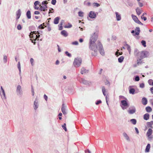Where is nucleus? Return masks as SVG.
I'll return each instance as SVG.
<instances>
[{
    "label": "nucleus",
    "instance_id": "nucleus-1",
    "mask_svg": "<svg viewBox=\"0 0 153 153\" xmlns=\"http://www.w3.org/2000/svg\"><path fill=\"white\" fill-rule=\"evenodd\" d=\"M97 38V35L95 33H94L90 39L89 48L92 51L91 54L92 56L97 55L98 50H99L100 54L103 55H104L105 52L102 44L99 41H98L97 42V45L98 46V47L96 45L95 43Z\"/></svg>",
    "mask_w": 153,
    "mask_h": 153
},
{
    "label": "nucleus",
    "instance_id": "nucleus-2",
    "mask_svg": "<svg viewBox=\"0 0 153 153\" xmlns=\"http://www.w3.org/2000/svg\"><path fill=\"white\" fill-rule=\"evenodd\" d=\"M134 55L137 58L143 59L149 56V53L146 51L139 52L137 49H135L134 51Z\"/></svg>",
    "mask_w": 153,
    "mask_h": 153
},
{
    "label": "nucleus",
    "instance_id": "nucleus-3",
    "mask_svg": "<svg viewBox=\"0 0 153 153\" xmlns=\"http://www.w3.org/2000/svg\"><path fill=\"white\" fill-rule=\"evenodd\" d=\"M39 34V33L38 31L36 32V31H35L33 32H31L30 35V37L31 38V40L35 41L37 38L39 37L40 35Z\"/></svg>",
    "mask_w": 153,
    "mask_h": 153
},
{
    "label": "nucleus",
    "instance_id": "nucleus-4",
    "mask_svg": "<svg viewBox=\"0 0 153 153\" xmlns=\"http://www.w3.org/2000/svg\"><path fill=\"white\" fill-rule=\"evenodd\" d=\"M82 62V60L81 58H75L73 62L74 65L75 67H78L80 66Z\"/></svg>",
    "mask_w": 153,
    "mask_h": 153
},
{
    "label": "nucleus",
    "instance_id": "nucleus-5",
    "mask_svg": "<svg viewBox=\"0 0 153 153\" xmlns=\"http://www.w3.org/2000/svg\"><path fill=\"white\" fill-rule=\"evenodd\" d=\"M153 133V131L151 128H149L147 132L146 136L149 140H150L153 138L152 134Z\"/></svg>",
    "mask_w": 153,
    "mask_h": 153
},
{
    "label": "nucleus",
    "instance_id": "nucleus-6",
    "mask_svg": "<svg viewBox=\"0 0 153 153\" xmlns=\"http://www.w3.org/2000/svg\"><path fill=\"white\" fill-rule=\"evenodd\" d=\"M121 107L123 110L126 109L129 106V105H128L127 102L126 100H122L121 101Z\"/></svg>",
    "mask_w": 153,
    "mask_h": 153
},
{
    "label": "nucleus",
    "instance_id": "nucleus-7",
    "mask_svg": "<svg viewBox=\"0 0 153 153\" xmlns=\"http://www.w3.org/2000/svg\"><path fill=\"white\" fill-rule=\"evenodd\" d=\"M17 95L19 96H22L23 94V92L20 85H19L17 87L16 90Z\"/></svg>",
    "mask_w": 153,
    "mask_h": 153
},
{
    "label": "nucleus",
    "instance_id": "nucleus-8",
    "mask_svg": "<svg viewBox=\"0 0 153 153\" xmlns=\"http://www.w3.org/2000/svg\"><path fill=\"white\" fill-rule=\"evenodd\" d=\"M89 16L91 19H94L96 17V14L94 12L91 11L90 12L89 14Z\"/></svg>",
    "mask_w": 153,
    "mask_h": 153
},
{
    "label": "nucleus",
    "instance_id": "nucleus-9",
    "mask_svg": "<svg viewBox=\"0 0 153 153\" xmlns=\"http://www.w3.org/2000/svg\"><path fill=\"white\" fill-rule=\"evenodd\" d=\"M140 28L138 27H137L136 28L135 30V33L133 34L134 36L138 35H139L140 32Z\"/></svg>",
    "mask_w": 153,
    "mask_h": 153
},
{
    "label": "nucleus",
    "instance_id": "nucleus-10",
    "mask_svg": "<svg viewBox=\"0 0 153 153\" xmlns=\"http://www.w3.org/2000/svg\"><path fill=\"white\" fill-rule=\"evenodd\" d=\"M132 108V109H130L128 111V112L130 114H133L136 111V109L134 107H133Z\"/></svg>",
    "mask_w": 153,
    "mask_h": 153
},
{
    "label": "nucleus",
    "instance_id": "nucleus-11",
    "mask_svg": "<svg viewBox=\"0 0 153 153\" xmlns=\"http://www.w3.org/2000/svg\"><path fill=\"white\" fill-rule=\"evenodd\" d=\"M1 89L2 91V96L1 97L3 100H5L6 97H5V94L4 91L1 86Z\"/></svg>",
    "mask_w": 153,
    "mask_h": 153
},
{
    "label": "nucleus",
    "instance_id": "nucleus-12",
    "mask_svg": "<svg viewBox=\"0 0 153 153\" xmlns=\"http://www.w3.org/2000/svg\"><path fill=\"white\" fill-rule=\"evenodd\" d=\"M39 6L40 7L39 10L41 11H45L47 10V8L48 7L47 6H42L41 5H39Z\"/></svg>",
    "mask_w": 153,
    "mask_h": 153
},
{
    "label": "nucleus",
    "instance_id": "nucleus-13",
    "mask_svg": "<svg viewBox=\"0 0 153 153\" xmlns=\"http://www.w3.org/2000/svg\"><path fill=\"white\" fill-rule=\"evenodd\" d=\"M80 82L81 83H82L86 85L89 84V82L88 81L82 78L81 79Z\"/></svg>",
    "mask_w": 153,
    "mask_h": 153
},
{
    "label": "nucleus",
    "instance_id": "nucleus-14",
    "mask_svg": "<svg viewBox=\"0 0 153 153\" xmlns=\"http://www.w3.org/2000/svg\"><path fill=\"white\" fill-rule=\"evenodd\" d=\"M21 15V10L20 9H19L17 11L16 13V15L17 16L16 19H18Z\"/></svg>",
    "mask_w": 153,
    "mask_h": 153
},
{
    "label": "nucleus",
    "instance_id": "nucleus-15",
    "mask_svg": "<svg viewBox=\"0 0 153 153\" xmlns=\"http://www.w3.org/2000/svg\"><path fill=\"white\" fill-rule=\"evenodd\" d=\"M137 14L138 15H140L142 13V11L141 9L139 7H137L136 9Z\"/></svg>",
    "mask_w": 153,
    "mask_h": 153
},
{
    "label": "nucleus",
    "instance_id": "nucleus-16",
    "mask_svg": "<svg viewBox=\"0 0 153 153\" xmlns=\"http://www.w3.org/2000/svg\"><path fill=\"white\" fill-rule=\"evenodd\" d=\"M60 17H57L55 18L54 20V23L55 24H57L59 23V20L60 19Z\"/></svg>",
    "mask_w": 153,
    "mask_h": 153
},
{
    "label": "nucleus",
    "instance_id": "nucleus-17",
    "mask_svg": "<svg viewBox=\"0 0 153 153\" xmlns=\"http://www.w3.org/2000/svg\"><path fill=\"white\" fill-rule=\"evenodd\" d=\"M142 102L143 105H146L147 103V99L145 97L143 98L142 99Z\"/></svg>",
    "mask_w": 153,
    "mask_h": 153
},
{
    "label": "nucleus",
    "instance_id": "nucleus-18",
    "mask_svg": "<svg viewBox=\"0 0 153 153\" xmlns=\"http://www.w3.org/2000/svg\"><path fill=\"white\" fill-rule=\"evenodd\" d=\"M61 34L65 37H67L68 36V33L65 30H63L61 32Z\"/></svg>",
    "mask_w": 153,
    "mask_h": 153
},
{
    "label": "nucleus",
    "instance_id": "nucleus-19",
    "mask_svg": "<svg viewBox=\"0 0 153 153\" xmlns=\"http://www.w3.org/2000/svg\"><path fill=\"white\" fill-rule=\"evenodd\" d=\"M123 135L127 141H130V139L129 137L126 133L124 132L123 133Z\"/></svg>",
    "mask_w": 153,
    "mask_h": 153
},
{
    "label": "nucleus",
    "instance_id": "nucleus-20",
    "mask_svg": "<svg viewBox=\"0 0 153 153\" xmlns=\"http://www.w3.org/2000/svg\"><path fill=\"white\" fill-rule=\"evenodd\" d=\"M132 87V86H130L129 87V88H130L129 92L130 94H134L135 92V90L134 88H131Z\"/></svg>",
    "mask_w": 153,
    "mask_h": 153
},
{
    "label": "nucleus",
    "instance_id": "nucleus-21",
    "mask_svg": "<svg viewBox=\"0 0 153 153\" xmlns=\"http://www.w3.org/2000/svg\"><path fill=\"white\" fill-rule=\"evenodd\" d=\"M116 16V18L117 19V21H120L121 19V17L120 16V15L119 14V13L117 12H116L115 13Z\"/></svg>",
    "mask_w": 153,
    "mask_h": 153
},
{
    "label": "nucleus",
    "instance_id": "nucleus-22",
    "mask_svg": "<svg viewBox=\"0 0 153 153\" xmlns=\"http://www.w3.org/2000/svg\"><path fill=\"white\" fill-rule=\"evenodd\" d=\"M149 114L146 113L144 115V119L146 120H147L149 119Z\"/></svg>",
    "mask_w": 153,
    "mask_h": 153
},
{
    "label": "nucleus",
    "instance_id": "nucleus-23",
    "mask_svg": "<svg viewBox=\"0 0 153 153\" xmlns=\"http://www.w3.org/2000/svg\"><path fill=\"white\" fill-rule=\"evenodd\" d=\"M150 148V145L149 144H148L146 146V149H145L146 152H149V150Z\"/></svg>",
    "mask_w": 153,
    "mask_h": 153
},
{
    "label": "nucleus",
    "instance_id": "nucleus-24",
    "mask_svg": "<svg viewBox=\"0 0 153 153\" xmlns=\"http://www.w3.org/2000/svg\"><path fill=\"white\" fill-rule=\"evenodd\" d=\"M61 109L62 112L63 114L64 115H66V113L65 110V106L64 104H63L62 105Z\"/></svg>",
    "mask_w": 153,
    "mask_h": 153
},
{
    "label": "nucleus",
    "instance_id": "nucleus-25",
    "mask_svg": "<svg viewBox=\"0 0 153 153\" xmlns=\"http://www.w3.org/2000/svg\"><path fill=\"white\" fill-rule=\"evenodd\" d=\"M26 16L28 19H30L31 18V13L30 10H28L27 11L26 13Z\"/></svg>",
    "mask_w": 153,
    "mask_h": 153
},
{
    "label": "nucleus",
    "instance_id": "nucleus-26",
    "mask_svg": "<svg viewBox=\"0 0 153 153\" xmlns=\"http://www.w3.org/2000/svg\"><path fill=\"white\" fill-rule=\"evenodd\" d=\"M88 71L86 70L84 68H82L81 69V73L82 74H83L84 73H88Z\"/></svg>",
    "mask_w": 153,
    "mask_h": 153
},
{
    "label": "nucleus",
    "instance_id": "nucleus-27",
    "mask_svg": "<svg viewBox=\"0 0 153 153\" xmlns=\"http://www.w3.org/2000/svg\"><path fill=\"white\" fill-rule=\"evenodd\" d=\"M146 110L147 112H149L152 111V109L151 107L149 106L147 107L146 108Z\"/></svg>",
    "mask_w": 153,
    "mask_h": 153
},
{
    "label": "nucleus",
    "instance_id": "nucleus-28",
    "mask_svg": "<svg viewBox=\"0 0 153 153\" xmlns=\"http://www.w3.org/2000/svg\"><path fill=\"white\" fill-rule=\"evenodd\" d=\"M131 16L135 22L138 20L137 17L136 16L134 15L133 14L131 15Z\"/></svg>",
    "mask_w": 153,
    "mask_h": 153
},
{
    "label": "nucleus",
    "instance_id": "nucleus-29",
    "mask_svg": "<svg viewBox=\"0 0 153 153\" xmlns=\"http://www.w3.org/2000/svg\"><path fill=\"white\" fill-rule=\"evenodd\" d=\"M34 105V108L35 110H36L38 107V102L36 100L35 101Z\"/></svg>",
    "mask_w": 153,
    "mask_h": 153
},
{
    "label": "nucleus",
    "instance_id": "nucleus-30",
    "mask_svg": "<svg viewBox=\"0 0 153 153\" xmlns=\"http://www.w3.org/2000/svg\"><path fill=\"white\" fill-rule=\"evenodd\" d=\"M142 59L140 58H137V64L138 65H139L140 64H141L142 63V62L141 61V60Z\"/></svg>",
    "mask_w": 153,
    "mask_h": 153
},
{
    "label": "nucleus",
    "instance_id": "nucleus-31",
    "mask_svg": "<svg viewBox=\"0 0 153 153\" xmlns=\"http://www.w3.org/2000/svg\"><path fill=\"white\" fill-rule=\"evenodd\" d=\"M124 58L123 56H121L120 58H119L118 59V62H120L121 63L122 62H123V59H124Z\"/></svg>",
    "mask_w": 153,
    "mask_h": 153
},
{
    "label": "nucleus",
    "instance_id": "nucleus-32",
    "mask_svg": "<svg viewBox=\"0 0 153 153\" xmlns=\"http://www.w3.org/2000/svg\"><path fill=\"white\" fill-rule=\"evenodd\" d=\"M102 92L103 93V95L104 96H106V94L105 93V87L104 86H102Z\"/></svg>",
    "mask_w": 153,
    "mask_h": 153
},
{
    "label": "nucleus",
    "instance_id": "nucleus-33",
    "mask_svg": "<svg viewBox=\"0 0 153 153\" xmlns=\"http://www.w3.org/2000/svg\"><path fill=\"white\" fill-rule=\"evenodd\" d=\"M130 121L134 125H135L137 121L135 119H132Z\"/></svg>",
    "mask_w": 153,
    "mask_h": 153
},
{
    "label": "nucleus",
    "instance_id": "nucleus-34",
    "mask_svg": "<svg viewBox=\"0 0 153 153\" xmlns=\"http://www.w3.org/2000/svg\"><path fill=\"white\" fill-rule=\"evenodd\" d=\"M125 46L127 47V50L129 52V53H130V51H131V48H130V46L128 45L127 44H126L125 45Z\"/></svg>",
    "mask_w": 153,
    "mask_h": 153
},
{
    "label": "nucleus",
    "instance_id": "nucleus-35",
    "mask_svg": "<svg viewBox=\"0 0 153 153\" xmlns=\"http://www.w3.org/2000/svg\"><path fill=\"white\" fill-rule=\"evenodd\" d=\"M18 68L19 69V74H20L21 73V66H20V63L19 62L18 63Z\"/></svg>",
    "mask_w": 153,
    "mask_h": 153
},
{
    "label": "nucleus",
    "instance_id": "nucleus-36",
    "mask_svg": "<svg viewBox=\"0 0 153 153\" xmlns=\"http://www.w3.org/2000/svg\"><path fill=\"white\" fill-rule=\"evenodd\" d=\"M151 123H151V122H147V124L149 127H150L151 128H153V127L152 126V124H151Z\"/></svg>",
    "mask_w": 153,
    "mask_h": 153
},
{
    "label": "nucleus",
    "instance_id": "nucleus-37",
    "mask_svg": "<svg viewBox=\"0 0 153 153\" xmlns=\"http://www.w3.org/2000/svg\"><path fill=\"white\" fill-rule=\"evenodd\" d=\"M48 4V3L47 2V1H43L42 2V5H44V6H47V4Z\"/></svg>",
    "mask_w": 153,
    "mask_h": 153
},
{
    "label": "nucleus",
    "instance_id": "nucleus-38",
    "mask_svg": "<svg viewBox=\"0 0 153 153\" xmlns=\"http://www.w3.org/2000/svg\"><path fill=\"white\" fill-rule=\"evenodd\" d=\"M93 5L94 7H98L99 6H100V5L99 3H94L93 4Z\"/></svg>",
    "mask_w": 153,
    "mask_h": 153
},
{
    "label": "nucleus",
    "instance_id": "nucleus-39",
    "mask_svg": "<svg viewBox=\"0 0 153 153\" xmlns=\"http://www.w3.org/2000/svg\"><path fill=\"white\" fill-rule=\"evenodd\" d=\"M141 43L143 45L144 47H146V42L144 40H142L141 42Z\"/></svg>",
    "mask_w": 153,
    "mask_h": 153
},
{
    "label": "nucleus",
    "instance_id": "nucleus-40",
    "mask_svg": "<svg viewBox=\"0 0 153 153\" xmlns=\"http://www.w3.org/2000/svg\"><path fill=\"white\" fill-rule=\"evenodd\" d=\"M63 128L65 130V131H66L67 129L66 128V124L65 123H64L63 125L62 126Z\"/></svg>",
    "mask_w": 153,
    "mask_h": 153
},
{
    "label": "nucleus",
    "instance_id": "nucleus-41",
    "mask_svg": "<svg viewBox=\"0 0 153 153\" xmlns=\"http://www.w3.org/2000/svg\"><path fill=\"white\" fill-rule=\"evenodd\" d=\"M40 2L39 1H36L34 3V5L35 6H36L37 5H40L39 4Z\"/></svg>",
    "mask_w": 153,
    "mask_h": 153
},
{
    "label": "nucleus",
    "instance_id": "nucleus-42",
    "mask_svg": "<svg viewBox=\"0 0 153 153\" xmlns=\"http://www.w3.org/2000/svg\"><path fill=\"white\" fill-rule=\"evenodd\" d=\"M7 57L6 55H4V61L5 63L6 62H7Z\"/></svg>",
    "mask_w": 153,
    "mask_h": 153
},
{
    "label": "nucleus",
    "instance_id": "nucleus-43",
    "mask_svg": "<svg viewBox=\"0 0 153 153\" xmlns=\"http://www.w3.org/2000/svg\"><path fill=\"white\" fill-rule=\"evenodd\" d=\"M152 82H153V80L151 79H149L148 81L149 84L150 85H152Z\"/></svg>",
    "mask_w": 153,
    "mask_h": 153
},
{
    "label": "nucleus",
    "instance_id": "nucleus-44",
    "mask_svg": "<svg viewBox=\"0 0 153 153\" xmlns=\"http://www.w3.org/2000/svg\"><path fill=\"white\" fill-rule=\"evenodd\" d=\"M119 50H117V51L115 53V55H117V56H118L119 55H122V53L121 52V53L120 52H119Z\"/></svg>",
    "mask_w": 153,
    "mask_h": 153
},
{
    "label": "nucleus",
    "instance_id": "nucleus-45",
    "mask_svg": "<svg viewBox=\"0 0 153 153\" xmlns=\"http://www.w3.org/2000/svg\"><path fill=\"white\" fill-rule=\"evenodd\" d=\"M78 15L79 16L82 17L83 16V13L81 11H79L78 12Z\"/></svg>",
    "mask_w": 153,
    "mask_h": 153
},
{
    "label": "nucleus",
    "instance_id": "nucleus-46",
    "mask_svg": "<svg viewBox=\"0 0 153 153\" xmlns=\"http://www.w3.org/2000/svg\"><path fill=\"white\" fill-rule=\"evenodd\" d=\"M65 53L67 56L69 57H71V54L69 53L68 51H66L65 52Z\"/></svg>",
    "mask_w": 153,
    "mask_h": 153
},
{
    "label": "nucleus",
    "instance_id": "nucleus-47",
    "mask_svg": "<svg viewBox=\"0 0 153 153\" xmlns=\"http://www.w3.org/2000/svg\"><path fill=\"white\" fill-rule=\"evenodd\" d=\"M78 42L77 41H75L72 43V44L73 45H78Z\"/></svg>",
    "mask_w": 153,
    "mask_h": 153
},
{
    "label": "nucleus",
    "instance_id": "nucleus-48",
    "mask_svg": "<svg viewBox=\"0 0 153 153\" xmlns=\"http://www.w3.org/2000/svg\"><path fill=\"white\" fill-rule=\"evenodd\" d=\"M135 80L136 81H138L140 80V78L138 76H136L135 78Z\"/></svg>",
    "mask_w": 153,
    "mask_h": 153
},
{
    "label": "nucleus",
    "instance_id": "nucleus-49",
    "mask_svg": "<svg viewBox=\"0 0 153 153\" xmlns=\"http://www.w3.org/2000/svg\"><path fill=\"white\" fill-rule=\"evenodd\" d=\"M17 29L18 30H20L22 29V26L20 25H19L17 26Z\"/></svg>",
    "mask_w": 153,
    "mask_h": 153
},
{
    "label": "nucleus",
    "instance_id": "nucleus-50",
    "mask_svg": "<svg viewBox=\"0 0 153 153\" xmlns=\"http://www.w3.org/2000/svg\"><path fill=\"white\" fill-rule=\"evenodd\" d=\"M56 2V0H52L51 3L53 5H55Z\"/></svg>",
    "mask_w": 153,
    "mask_h": 153
},
{
    "label": "nucleus",
    "instance_id": "nucleus-51",
    "mask_svg": "<svg viewBox=\"0 0 153 153\" xmlns=\"http://www.w3.org/2000/svg\"><path fill=\"white\" fill-rule=\"evenodd\" d=\"M84 4H85V5L87 6H89L91 5V3L90 2H88L87 3H85V2H84Z\"/></svg>",
    "mask_w": 153,
    "mask_h": 153
},
{
    "label": "nucleus",
    "instance_id": "nucleus-52",
    "mask_svg": "<svg viewBox=\"0 0 153 153\" xmlns=\"http://www.w3.org/2000/svg\"><path fill=\"white\" fill-rule=\"evenodd\" d=\"M101 102H102V101L101 100H98V101H97V102H96V104L97 105H98L99 104L101 103Z\"/></svg>",
    "mask_w": 153,
    "mask_h": 153
},
{
    "label": "nucleus",
    "instance_id": "nucleus-53",
    "mask_svg": "<svg viewBox=\"0 0 153 153\" xmlns=\"http://www.w3.org/2000/svg\"><path fill=\"white\" fill-rule=\"evenodd\" d=\"M72 25L71 24H70V25H69L68 26H65L64 27L65 28H69L71 27H72Z\"/></svg>",
    "mask_w": 153,
    "mask_h": 153
},
{
    "label": "nucleus",
    "instance_id": "nucleus-54",
    "mask_svg": "<svg viewBox=\"0 0 153 153\" xmlns=\"http://www.w3.org/2000/svg\"><path fill=\"white\" fill-rule=\"evenodd\" d=\"M141 19H143L144 21H146L147 19L146 18L145 16H141Z\"/></svg>",
    "mask_w": 153,
    "mask_h": 153
},
{
    "label": "nucleus",
    "instance_id": "nucleus-55",
    "mask_svg": "<svg viewBox=\"0 0 153 153\" xmlns=\"http://www.w3.org/2000/svg\"><path fill=\"white\" fill-rule=\"evenodd\" d=\"M31 91H32V95L33 96L34 95V89H33V87L32 86V88H31Z\"/></svg>",
    "mask_w": 153,
    "mask_h": 153
},
{
    "label": "nucleus",
    "instance_id": "nucleus-56",
    "mask_svg": "<svg viewBox=\"0 0 153 153\" xmlns=\"http://www.w3.org/2000/svg\"><path fill=\"white\" fill-rule=\"evenodd\" d=\"M139 5L140 7H142L143 6V4L142 3H140V1L138 2Z\"/></svg>",
    "mask_w": 153,
    "mask_h": 153
},
{
    "label": "nucleus",
    "instance_id": "nucleus-57",
    "mask_svg": "<svg viewBox=\"0 0 153 153\" xmlns=\"http://www.w3.org/2000/svg\"><path fill=\"white\" fill-rule=\"evenodd\" d=\"M140 87L141 88H143L144 87V84L143 83H142L140 84Z\"/></svg>",
    "mask_w": 153,
    "mask_h": 153
},
{
    "label": "nucleus",
    "instance_id": "nucleus-58",
    "mask_svg": "<svg viewBox=\"0 0 153 153\" xmlns=\"http://www.w3.org/2000/svg\"><path fill=\"white\" fill-rule=\"evenodd\" d=\"M136 22L138 24H141L142 25H143V23H142L139 20H138L137 21H136Z\"/></svg>",
    "mask_w": 153,
    "mask_h": 153
},
{
    "label": "nucleus",
    "instance_id": "nucleus-59",
    "mask_svg": "<svg viewBox=\"0 0 153 153\" xmlns=\"http://www.w3.org/2000/svg\"><path fill=\"white\" fill-rule=\"evenodd\" d=\"M30 62H31V63L32 65H33V64L34 62L33 59L32 58H31L30 59Z\"/></svg>",
    "mask_w": 153,
    "mask_h": 153
},
{
    "label": "nucleus",
    "instance_id": "nucleus-60",
    "mask_svg": "<svg viewBox=\"0 0 153 153\" xmlns=\"http://www.w3.org/2000/svg\"><path fill=\"white\" fill-rule=\"evenodd\" d=\"M34 13L35 14H36V15H38V14H39L40 13L38 11H36L34 12Z\"/></svg>",
    "mask_w": 153,
    "mask_h": 153
},
{
    "label": "nucleus",
    "instance_id": "nucleus-61",
    "mask_svg": "<svg viewBox=\"0 0 153 153\" xmlns=\"http://www.w3.org/2000/svg\"><path fill=\"white\" fill-rule=\"evenodd\" d=\"M135 130L136 131V132L137 134H138L139 133V131L137 129V128L136 127H135Z\"/></svg>",
    "mask_w": 153,
    "mask_h": 153
},
{
    "label": "nucleus",
    "instance_id": "nucleus-62",
    "mask_svg": "<svg viewBox=\"0 0 153 153\" xmlns=\"http://www.w3.org/2000/svg\"><path fill=\"white\" fill-rule=\"evenodd\" d=\"M44 99H45V100L46 101H47V99H48V97L45 94L44 95Z\"/></svg>",
    "mask_w": 153,
    "mask_h": 153
},
{
    "label": "nucleus",
    "instance_id": "nucleus-63",
    "mask_svg": "<svg viewBox=\"0 0 153 153\" xmlns=\"http://www.w3.org/2000/svg\"><path fill=\"white\" fill-rule=\"evenodd\" d=\"M39 28H40V29H43L44 28V27L42 25H40L39 26Z\"/></svg>",
    "mask_w": 153,
    "mask_h": 153
},
{
    "label": "nucleus",
    "instance_id": "nucleus-64",
    "mask_svg": "<svg viewBox=\"0 0 153 153\" xmlns=\"http://www.w3.org/2000/svg\"><path fill=\"white\" fill-rule=\"evenodd\" d=\"M85 153H91V152L88 149L86 150L85 151Z\"/></svg>",
    "mask_w": 153,
    "mask_h": 153
}]
</instances>
